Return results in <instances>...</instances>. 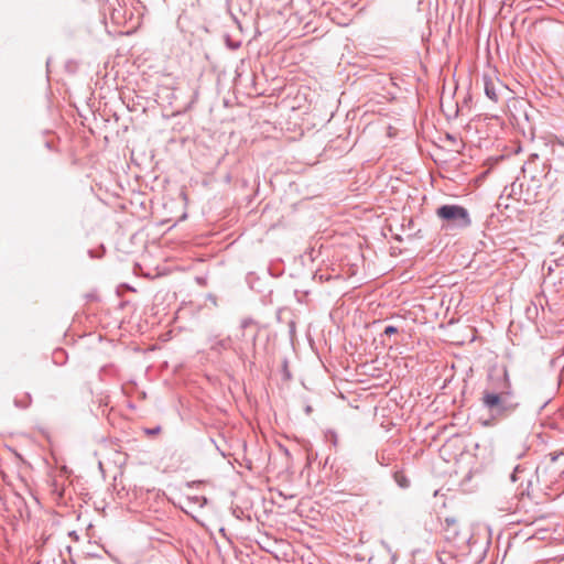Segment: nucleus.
I'll list each match as a JSON object with an SVG mask.
<instances>
[{
	"label": "nucleus",
	"mask_w": 564,
	"mask_h": 564,
	"mask_svg": "<svg viewBox=\"0 0 564 564\" xmlns=\"http://www.w3.org/2000/svg\"><path fill=\"white\" fill-rule=\"evenodd\" d=\"M503 388L500 391L486 389L481 395V404L489 412L490 421L484 422V425H491V421H499L510 415L517 408L512 401L510 382L507 373L503 376Z\"/></svg>",
	"instance_id": "f257e3e1"
},
{
	"label": "nucleus",
	"mask_w": 564,
	"mask_h": 564,
	"mask_svg": "<svg viewBox=\"0 0 564 564\" xmlns=\"http://www.w3.org/2000/svg\"><path fill=\"white\" fill-rule=\"evenodd\" d=\"M436 216L445 230H462L471 225L468 210L460 205H442L436 209Z\"/></svg>",
	"instance_id": "f03ea898"
},
{
	"label": "nucleus",
	"mask_w": 564,
	"mask_h": 564,
	"mask_svg": "<svg viewBox=\"0 0 564 564\" xmlns=\"http://www.w3.org/2000/svg\"><path fill=\"white\" fill-rule=\"evenodd\" d=\"M484 90L486 96L494 102L499 101L502 84L498 79H494L488 75L482 76Z\"/></svg>",
	"instance_id": "7ed1b4c3"
},
{
	"label": "nucleus",
	"mask_w": 564,
	"mask_h": 564,
	"mask_svg": "<svg viewBox=\"0 0 564 564\" xmlns=\"http://www.w3.org/2000/svg\"><path fill=\"white\" fill-rule=\"evenodd\" d=\"M444 536L446 540H455L459 533V522L456 517H446L443 521Z\"/></svg>",
	"instance_id": "20e7f679"
},
{
	"label": "nucleus",
	"mask_w": 564,
	"mask_h": 564,
	"mask_svg": "<svg viewBox=\"0 0 564 564\" xmlns=\"http://www.w3.org/2000/svg\"><path fill=\"white\" fill-rule=\"evenodd\" d=\"M393 479L402 489H408L411 485V481L409 477L405 475L404 470H395L393 473Z\"/></svg>",
	"instance_id": "39448f33"
},
{
	"label": "nucleus",
	"mask_w": 564,
	"mask_h": 564,
	"mask_svg": "<svg viewBox=\"0 0 564 564\" xmlns=\"http://www.w3.org/2000/svg\"><path fill=\"white\" fill-rule=\"evenodd\" d=\"M552 150L555 155L561 159H564V139L556 138L552 142Z\"/></svg>",
	"instance_id": "423d86ee"
},
{
	"label": "nucleus",
	"mask_w": 564,
	"mask_h": 564,
	"mask_svg": "<svg viewBox=\"0 0 564 564\" xmlns=\"http://www.w3.org/2000/svg\"><path fill=\"white\" fill-rule=\"evenodd\" d=\"M52 487H53L52 492L55 494L58 498H61L63 496V486H59L57 484V480L54 479L52 481Z\"/></svg>",
	"instance_id": "0eeeda50"
},
{
	"label": "nucleus",
	"mask_w": 564,
	"mask_h": 564,
	"mask_svg": "<svg viewBox=\"0 0 564 564\" xmlns=\"http://www.w3.org/2000/svg\"><path fill=\"white\" fill-rule=\"evenodd\" d=\"M399 332V326L389 325L384 328L383 334L387 336H391L393 334H397Z\"/></svg>",
	"instance_id": "6e6552de"
},
{
	"label": "nucleus",
	"mask_w": 564,
	"mask_h": 564,
	"mask_svg": "<svg viewBox=\"0 0 564 564\" xmlns=\"http://www.w3.org/2000/svg\"><path fill=\"white\" fill-rule=\"evenodd\" d=\"M326 437L335 447L338 445V436L335 432L327 433Z\"/></svg>",
	"instance_id": "1a4fd4ad"
},
{
	"label": "nucleus",
	"mask_w": 564,
	"mask_h": 564,
	"mask_svg": "<svg viewBox=\"0 0 564 564\" xmlns=\"http://www.w3.org/2000/svg\"><path fill=\"white\" fill-rule=\"evenodd\" d=\"M251 325H254V321L251 317L243 318L240 324L242 329H246Z\"/></svg>",
	"instance_id": "9d476101"
},
{
	"label": "nucleus",
	"mask_w": 564,
	"mask_h": 564,
	"mask_svg": "<svg viewBox=\"0 0 564 564\" xmlns=\"http://www.w3.org/2000/svg\"><path fill=\"white\" fill-rule=\"evenodd\" d=\"M564 455V449L560 452L550 453V459L552 463L556 462L560 456Z\"/></svg>",
	"instance_id": "9b49d317"
},
{
	"label": "nucleus",
	"mask_w": 564,
	"mask_h": 564,
	"mask_svg": "<svg viewBox=\"0 0 564 564\" xmlns=\"http://www.w3.org/2000/svg\"><path fill=\"white\" fill-rule=\"evenodd\" d=\"M145 432H147V434H149V435H155V434H159V433L161 432V427H160V426H156V427H154V429L147 430Z\"/></svg>",
	"instance_id": "f8f14e48"
},
{
	"label": "nucleus",
	"mask_w": 564,
	"mask_h": 564,
	"mask_svg": "<svg viewBox=\"0 0 564 564\" xmlns=\"http://www.w3.org/2000/svg\"><path fill=\"white\" fill-rule=\"evenodd\" d=\"M556 245L564 248V232L558 236Z\"/></svg>",
	"instance_id": "ddd939ff"
},
{
	"label": "nucleus",
	"mask_w": 564,
	"mask_h": 564,
	"mask_svg": "<svg viewBox=\"0 0 564 564\" xmlns=\"http://www.w3.org/2000/svg\"><path fill=\"white\" fill-rule=\"evenodd\" d=\"M557 419H563V420H564V412H560V413L557 414Z\"/></svg>",
	"instance_id": "4468645a"
},
{
	"label": "nucleus",
	"mask_w": 564,
	"mask_h": 564,
	"mask_svg": "<svg viewBox=\"0 0 564 564\" xmlns=\"http://www.w3.org/2000/svg\"><path fill=\"white\" fill-rule=\"evenodd\" d=\"M196 282H197V283H200V282H204V281H203L200 278H197V279H196Z\"/></svg>",
	"instance_id": "2eb2a0df"
},
{
	"label": "nucleus",
	"mask_w": 564,
	"mask_h": 564,
	"mask_svg": "<svg viewBox=\"0 0 564 564\" xmlns=\"http://www.w3.org/2000/svg\"><path fill=\"white\" fill-rule=\"evenodd\" d=\"M127 286H128V289H129L130 291H135L133 288H130L128 284H127Z\"/></svg>",
	"instance_id": "dca6fc26"
}]
</instances>
